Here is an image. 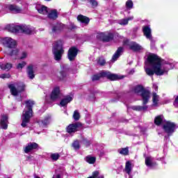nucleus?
<instances>
[{"instance_id": "obj_16", "label": "nucleus", "mask_w": 178, "mask_h": 178, "mask_svg": "<svg viewBox=\"0 0 178 178\" xmlns=\"http://www.w3.org/2000/svg\"><path fill=\"white\" fill-rule=\"evenodd\" d=\"M52 119L51 118V115H46L44 118V120H42L39 122V125L40 127L44 129L46 126H48L49 123H51Z\"/></svg>"}, {"instance_id": "obj_32", "label": "nucleus", "mask_w": 178, "mask_h": 178, "mask_svg": "<svg viewBox=\"0 0 178 178\" xmlns=\"http://www.w3.org/2000/svg\"><path fill=\"white\" fill-rule=\"evenodd\" d=\"M152 101L154 106H156L158 105V102H159V96L156 95V93H153Z\"/></svg>"}, {"instance_id": "obj_28", "label": "nucleus", "mask_w": 178, "mask_h": 178, "mask_svg": "<svg viewBox=\"0 0 178 178\" xmlns=\"http://www.w3.org/2000/svg\"><path fill=\"white\" fill-rule=\"evenodd\" d=\"M77 19L79 22H81V23H84L85 24H88V23H90V19L81 15L77 17Z\"/></svg>"}, {"instance_id": "obj_58", "label": "nucleus", "mask_w": 178, "mask_h": 178, "mask_svg": "<svg viewBox=\"0 0 178 178\" xmlns=\"http://www.w3.org/2000/svg\"><path fill=\"white\" fill-rule=\"evenodd\" d=\"M73 73H76V71L73 72Z\"/></svg>"}, {"instance_id": "obj_54", "label": "nucleus", "mask_w": 178, "mask_h": 178, "mask_svg": "<svg viewBox=\"0 0 178 178\" xmlns=\"http://www.w3.org/2000/svg\"><path fill=\"white\" fill-rule=\"evenodd\" d=\"M133 73H134V70H132L130 72V74H133Z\"/></svg>"}, {"instance_id": "obj_3", "label": "nucleus", "mask_w": 178, "mask_h": 178, "mask_svg": "<svg viewBox=\"0 0 178 178\" xmlns=\"http://www.w3.org/2000/svg\"><path fill=\"white\" fill-rule=\"evenodd\" d=\"M7 29L11 33H24V34H34V33H35V29H34V27L30 26V25H8Z\"/></svg>"}, {"instance_id": "obj_17", "label": "nucleus", "mask_w": 178, "mask_h": 178, "mask_svg": "<svg viewBox=\"0 0 178 178\" xmlns=\"http://www.w3.org/2000/svg\"><path fill=\"white\" fill-rule=\"evenodd\" d=\"M26 74L31 80H33L34 77H35V74H34V65H29L26 67Z\"/></svg>"}, {"instance_id": "obj_35", "label": "nucleus", "mask_w": 178, "mask_h": 178, "mask_svg": "<svg viewBox=\"0 0 178 178\" xmlns=\"http://www.w3.org/2000/svg\"><path fill=\"white\" fill-rule=\"evenodd\" d=\"M115 38H117V40H119V41H120L121 40H123L124 47H126L127 45V39L124 38L123 36L119 35V33H117L115 35Z\"/></svg>"}, {"instance_id": "obj_42", "label": "nucleus", "mask_w": 178, "mask_h": 178, "mask_svg": "<svg viewBox=\"0 0 178 178\" xmlns=\"http://www.w3.org/2000/svg\"><path fill=\"white\" fill-rule=\"evenodd\" d=\"M92 177H93V178H104V175H99V171H94L92 173Z\"/></svg>"}, {"instance_id": "obj_39", "label": "nucleus", "mask_w": 178, "mask_h": 178, "mask_svg": "<svg viewBox=\"0 0 178 178\" xmlns=\"http://www.w3.org/2000/svg\"><path fill=\"white\" fill-rule=\"evenodd\" d=\"M72 118H73L74 120H76V121L80 120V113H79V111L76 110L74 112Z\"/></svg>"}, {"instance_id": "obj_8", "label": "nucleus", "mask_w": 178, "mask_h": 178, "mask_svg": "<svg viewBox=\"0 0 178 178\" xmlns=\"http://www.w3.org/2000/svg\"><path fill=\"white\" fill-rule=\"evenodd\" d=\"M1 42L6 49H13L16 47V40L11 38H4Z\"/></svg>"}, {"instance_id": "obj_18", "label": "nucleus", "mask_w": 178, "mask_h": 178, "mask_svg": "<svg viewBox=\"0 0 178 178\" xmlns=\"http://www.w3.org/2000/svg\"><path fill=\"white\" fill-rule=\"evenodd\" d=\"M5 52L6 55H8L9 56H17L19 55V49L13 48V49H6Z\"/></svg>"}, {"instance_id": "obj_29", "label": "nucleus", "mask_w": 178, "mask_h": 178, "mask_svg": "<svg viewBox=\"0 0 178 178\" xmlns=\"http://www.w3.org/2000/svg\"><path fill=\"white\" fill-rule=\"evenodd\" d=\"M49 19H58V11L56 10H51L48 14Z\"/></svg>"}, {"instance_id": "obj_5", "label": "nucleus", "mask_w": 178, "mask_h": 178, "mask_svg": "<svg viewBox=\"0 0 178 178\" xmlns=\"http://www.w3.org/2000/svg\"><path fill=\"white\" fill-rule=\"evenodd\" d=\"M52 52L55 60H60V59H62V55H63V52H65V51L63 50V44L62 43V41L58 40L54 42Z\"/></svg>"}, {"instance_id": "obj_2", "label": "nucleus", "mask_w": 178, "mask_h": 178, "mask_svg": "<svg viewBox=\"0 0 178 178\" xmlns=\"http://www.w3.org/2000/svg\"><path fill=\"white\" fill-rule=\"evenodd\" d=\"M26 107L23 111L22 120V123L21 126L26 127L27 124L30 122V119L33 117V105H34V101L28 100L25 102Z\"/></svg>"}, {"instance_id": "obj_44", "label": "nucleus", "mask_w": 178, "mask_h": 178, "mask_svg": "<svg viewBox=\"0 0 178 178\" xmlns=\"http://www.w3.org/2000/svg\"><path fill=\"white\" fill-rule=\"evenodd\" d=\"M104 38H105V33H98L97 35V40H100V41H104L105 40Z\"/></svg>"}, {"instance_id": "obj_22", "label": "nucleus", "mask_w": 178, "mask_h": 178, "mask_svg": "<svg viewBox=\"0 0 178 178\" xmlns=\"http://www.w3.org/2000/svg\"><path fill=\"white\" fill-rule=\"evenodd\" d=\"M129 48L130 49H132V51H141V49H143V47H141V45L134 42L130 43Z\"/></svg>"}, {"instance_id": "obj_30", "label": "nucleus", "mask_w": 178, "mask_h": 178, "mask_svg": "<svg viewBox=\"0 0 178 178\" xmlns=\"http://www.w3.org/2000/svg\"><path fill=\"white\" fill-rule=\"evenodd\" d=\"M131 109H133V111H147V109H148V106H133L131 107Z\"/></svg>"}, {"instance_id": "obj_10", "label": "nucleus", "mask_w": 178, "mask_h": 178, "mask_svg": "<svg viewBox=\"0 0 178 178\" xmlns=\"http://www.w3.org/2000/svg\"><path fill=\"white\" fill-rule=\"evenodd\" d=\"M37 148H38V144L36 143H29L24 147V152L29 154V152H32L34 149H37Z\"/></svg>"}, {"instance_id": "obj_51", "label": "nucleus", "mask_w": 178, "mask_h": 178, "mask_svg": "<svg viewBox=\"0 0 178 178\" xmlns=\"http://www.w3.org/2000/svg\"><path fill=\"white\" fill-rule=\"evenodd\" d=\"M83 144H85V145H86V147H88V145H90V144H91V143L90 142V140H84Z\"/></svg>"}, {"instance_id": "obj_59", "label": "nucleus", "mask_w": 178, "mask_h": 178, "mask_svg": "<svg viewBox=\"0 0 178 178\" xmlns=\"http://www.w3.org/2000/svg\"><path fill=\"white\" fill-rule=\"evenodd\" d=\"M19 101H22V99H20V100Z\"/></svg>"}, {"instance_id": "obj_14", "label": "nucleus", "mask_w": 178, "mask_h": 178, "mask_svg": "<svg viewBox=\"0 0 178 178\" xmlns=\"http://www.w3.org/2000/svg\"><path fill=\"white\" fill-rule=\"evenodd\" d=\"M77 52H79V50L76 47L70 48L68 51V59L70 60H74L77 56Z\"/></svg>"}, {"instance_id": "obj_34", "label": "nucleus", "mask_w": 178, "mask_h": 178, "mask_svg": "<svg viewBox=\"0 0 178 178\" xmlns=\"http://www.w3.org/2000/svg\"><path fill=\"white\" fill-rule=\"evenodd\" d=\"M86 162H88V163L94 164L95 163V161H97V158L91 156H88L86 158Z\"/></svg>"}, {"instance_id": "obj_31", "label": "nucleus", "mask_w": 178, "mask_h": 178, "mask_svg": "<svg viewBox=\"0 0 178 178\" xmlns=\"http://www.w3.org/2000/svg\"><path fill=\"white\" fill-rule=\"evenodd\" d=\"M0 67L1 70H5L8 72L12 69V64L11 63H6V64H1L0 65Z\"/></svg>"}, {"instance_id": "obj_26", "label": "nucleus", "mask_w": 178, "mask_h": 178, "mask_svg": "<svg viewBox=\"0 0 178 178\" xmlns=\"http://www.w3.org/2000/svg\"><path fill=\"white\" fill-rule=\"evenodd\" d=\"M8 9L13 13H22V9L15 5H10Z\"/></svg>"}, {"instance_id": "obj_21", "label": "nucleus", "mask_w": 178, "mask_h": 178, "mask_svg": "<svg viewBox=\"0 0 178 178\" xmlns=\"http://www.w3.org/2000/svg\"><path fill=\"white\" fill-rule=\"evenodd\" d=\"M35 9L42 15H47L48 13V8L45 6L38 4L35 6Z\"/></svg>"}, {"instance_id": "obj_12", "label": "nucleus", "mask_w": 178, "mask_h": 178, "mask_svg": "<svg viewBox=\"0 0 178 178\" xmlns=\"http://www.w3.org/2000/svg\"><path fill=\"white\" fill-rule=\"evenodd\" d=\"M65 29H67L66 25L62 23H58L52 27L51 31L53 34H57L58 33H60V31H63Z\"/></svg>"}, {"instance_id": "obj_40", "label": "nucleus", "mask_w": 178, "mask_h": 178, "mask_svg": "<svg viewBox=\"0 0 178 178\" xmlns=\"http://www.w3.org/2000/svg\"><path fill=\"white\" fill-rule=\"evenodd\" d=\"M133 1L131 0H128L126 3H125V6L127 9H129L130 10V9H133Z\"/></svg>"}, {"instance_id": "obj_55", "label": "nucleus", "mask_w": 178, "mask_h": 178, "mask_svg": "<svg viewBox=\"0 0 178 178\" xmlns=\"http://www.w3.org/2000/svg\"><path fill=\"white\" fill-rule=\"evenodd\" d=\"M72 29H76V26L72 25Z\"/></svg>"}, {"instance_id": "obj_50", "label": "nucleus", "mask_w": 178, "mask_h": 178, "mask_svg": "<svg viewBox=\"0 0 178 178\" xmlns=\"http://www.w3.org/2000/svg\"><path fill=\"white\" fill-rule=\"evenodd\" d=\"M173 105L175 106V108H178V96H177V98H175Z\"/></svg>"}, {"instance_id": "obj_48", "label": "nucleus", "mask_w": 178, "mask_h": 178, "mask_svg": "<svg viewBox=\"0 0 178 178\" xmlns=\"http://www.w3.org/2000/svg\"><path fill=\"white\" fill-rule=\"evenodd\" d=\"M28 55H29V54L27 53V51H22L19 59H26V58H27Z\"/></svg>"}, {"instance_id": "obj_27", "label": "nucleus", "mask_w": 178, "mask_h": 178, "mask_svg": "<svg viewBox=\"0 0 178 178\" xmlns=\"http://www.w3.org/2000/svg\"><path fill=\"white\" fill-rule=\"evenodd\" d=\"M145 165L146 166H148V168H152V166H154V165H155L154 163V158H152V156H147L145 158Z\"/></svg>"}, {"instance_id": "obj_19", "label": "nucleus", "mask_w": 178, "mask_h": 178, "mask_svg": "<svg viewBox=\"0 0 178 178\" xmlns=\"http://www.w3.org/2000/svg\"><path fill=\"white\" fill-rule=\"evenodd\" d=\"M122 53H123V47H120L117 49L115 53L113 54L111 59V62H116V60H118V58L120 56V55H122Z\"/></svg>"}, {"instance_id": "obj_45", "label": "nucleus", "mask_w": 178, "mask_h": 178, "mask_svg": "<svg viewBox=\"0 0 178 178\" xmlns=\"http://www.w3.org/2000/svg\"><path fill=\"white\" fill-rule=\"evenodd\" d=\"M60 155L58 153H54L51 155V158L53 161H58L60 158Z\"/></svg>"}, {"instance_id": "obj_13", "label": "nucleus", "mask_w": 178, "mask_h": 178, "mask_svg": "<svg viewBox=\"0 0 178 178\" xmlns=\"http://www.w3.org/2000/svg\"><path fill=\"white\" fill-rule=\"evenodd\" d=\"M81 127V123L76 122L70 124L67 128V133H76Z\"/></svg>"}, {"instance_id": "obj_41", "label": "nucleus", "mask_w": 178, "mask_h": 178, "mask_svg": "<svg viewBox=\"0 0 178 178\" xmlns=\"http://www.w3.org/2000/svg\"><path fill=\"white\" fill-rule=\"evenodd\" d=\"M113 39V35L112 33H108V35H104V40L106 42H109Z\"/></svg>"}, {"instance_id": "obj_46", "label": "nucleus", "mask_w": 178, "mask_h": 178, "mask_svg": "<svg viewBox=\"0 0 178 178\" xmlns=\"http://www.w3.org/2000/svg\"><path fill=\"white\" fill-rule=\"evenodd\" d=\"M26 62L23 61L17 65V69L18 70H22V69H23V67H24V66H26Z\"/></svg>"}, {"instance_id": "obj_25", "label": "nucleus", "mask_w": 178, "mask_h": 178, "mask_svg": "<svg viewBox=\"0 0 178 178\" xmlns=\"http://www.w3.org/2000/svg\"><path fill=\"white\" fill-rule=\"evenodd\" d=\"M133 19H134V17L131 16L128 18L120 19L118 20V24H120V26H127L129 20H133Z\"/></svg>"}, {"instance_id": "obj_36", "label": "nucleus", "mask_w": 178, "mask_h": 178, "mask_svg": "<svg viewBox=\"0 0 178 178\" xmlns=\"http://www.w3.org/2000/svg\"><path fill=\"white\" fill-rule=\"evenodd\" d=\"M125 172L129 175L130 172H131V163L130 161H127L125 164Z\"/></svg>"}, {"instance_id": "obj_20", "label": "nucleus", "mask_w": 178, "mask_h": 178, "mask_svg": "<svg viewBox=\"0 0 178 178\" xmlns=\"http://www.w3.org/2000/svg\"><path fill=\"white\" fill-rule=\"evenodd\" d=\"M0 124L1 128H3L4 130H6V129H8V115H3L1 116Z\"/></svg>"}, {"instance_id": "obj_53", "label": "nucleus", "mask_w": 178, "mask_h": 178, "mask_svg": "<svg viewBox=\"0 0 178 178\" xmlns=\"http://www.w3.org/2000/svg\"><path fill=\"white\" fill-rule=\"evenodd\" d=\"M154 88H155L156 91L158 90V86H156V85H154Z\"/></svg>"}, {"instance_id": "obj_15", "label": "nucleus", "mask_w": 178, "mask_h": 178, "mask_svg": "<svg viewBox=\"0 0 178 178\" xmlns=\"http://www.w3.org/2000/svg\"><path fill=\"white\" fill-rule=\"evenodd\" d=\"M143 31L146 38H147V40H149V41H152V34L151 33V28L148 26H145L143 27Z\"/></svg>"}, {"instance_id": "obj_43", "label": "nucleus", "mask_w": 178, "mask_h": 178, "mask_svg": "<svg viewBox=\"0 0 178 178\" xmlns=\"http://www.w3.org/2000/svg\"><path fill=\"white\" fill-rule=\"evenodd\" d=\"M72 147L74 148V149H80V143H79L78 140H75L73 143H72Z\"/></svg>"}, {"instance_id": "obj_4", "label": "nucleus", "mask_w": 178, "mask_h": 178, "mask_svg": "<svg viewBox=\"0 0 178 178\" xmlns=\"http://www.w3.org/2000/svg\"><path fill=\"white\" fill-rule=\"evenodd\" d=\"M131 92L132 94H140L143 105H147L149 98H151V93L148 90H144V88L141 86H136L131 89Z\"/></svg>"}, {"instance_id": "obj_23", "label": "nucleus", "mask_w": 178, "mask_h": 178, "mask_svg": "<svg viewBox=\"0 0 178 178\" xmlns=\"http://www.w3.org/2000/svg\"><path fill=\"white\" fill-rule=\"evenodd\" d=\"M73 101V97L72 96H66L64 99H63L60 102V106H66L69 104V102H72Z\"/></svg>"}, {"instance_id": "obj_49", "label": "nucleus", "mask_w": 178, "mask_h": 178, "mask_svg": "<svg viewBox=\"0 0 178 178\" xmlns=\"http://www.w3.org/2000/svg\"><path fill=\"white\" fill-rule=\"evenodd\" d=\"M10 74H2L0 75V79H10Z\"/></svg>"}, {"instance_id": "obj_7", "label": "nucleus", "mask_w": 178, "mask_h": 178, "mask_svg": "<svg viewBox=\"0 0 178 178\" xmlns=\"http://www.w3.org/2000/svg\"><path fill=\"white\" fill-rule=\"evenodd\" d=\"M8 88H10L12 95L17 97L19 92L24 91V83L22 82L11 83L8 85Z\"/></svg>"}, {"instance_id": "obj_11", "label": "nucleus", "mask_w": 178, "mask_h": 178, "mask_svg": "<svg viewBox=\"0 0 178 178\" xmlns=\"http://www.w3.org/2000/svg\"><path fill=\"white\" fill-rule=\"evenodd\" d=\"M60 97H62V94H60V88L59 87L54 88L51 94V99L52 101H56V99H59Z\"/></svg>"}, {"instance_id": "obj_56", "label": "nucleus", "mask_w": 178, "mask_h": 178, "mask_svg": "<svg viewBox=\"0 0 178 178\" xmlns=\"http://www.w3.org/2000/svg\"><path fill=\"white\" fill-rule=\"evenodd\" d=\"M101 155H102V156H103V155H104V152H101Z\"/></svg>"}, {"instance_id": "obj_9", "label": "nucleus", "mask_w": 178, "mask_h": 178, "mask_svg": "<svg viewBox=\"0 0 178 178\" xmlns=\"http://www.w3.org/2000/svg\"><path fill=\"white\" fill-rule=\"evenodd\" d=\"M163 130L168 134V136H172L173 132L176 130V124L173 122L169 121L165 122L163 126Z\"/></svg>"}, {"instance_id": "obj_47", "label": "nucleus", "mask_w": 178, "mask_h": 178, "mask_svg": "<svg viewBox=\"0 0 178 178\" xmlns=\"http://www.w3.org/2000/svg\"><path fill=\"white\" fill-rule=\"evenodd\" d=\"M91 3L92 8H97L98 6V2L95 0H88Z\"/></svg>"}, {"instance_id": "obj_57", "label": "nucleus", "mask_w": 178, "mask_h": 178, "mask_svg": "<svg viewBox=\"0 0 178 178\" xmlns=\"http://www.w3.org/2000/svg\"><path fill=\"white\" fill-rule=\"evenodd\" d=\"M34 178H40V177H38V176L35 175Z\"/></svg>"}, {"instance_id": "obj_33", "label": "nucleus", "mask_w": 178, "mask_h": 178, "mask_svg": "<svg viewBox=\"0 0 178 178\" xmlns=\"http://www.w3.org/2000/svg\"><path fill=\"white\" fill-rule=\"evenodd\" d=\"M121 155H129V147L121 148L118 150Z\"/></svg>"}, {"instance_id": "obj_1", "label": "nucleus", "mask_w": 178, "mask_h": 178, "mask_svg": "<svg viewBox=\"0 0 178 178\" xmlns=\"http://www.w3.org/2000/svg\"><path fill=\"white\" fill-rule=\"evenodd\" d=\"M147 60L152 68L145 66V71L147 76H150L151 77H152L154 74L156 76H163V74H166L170 69L175 67V64L169 61H165L164 64H162L161 58L155 54L148 56Z\"/></svg>"}, {"instance_id": "obj_37", "label": "nucleus", "mask_w": 178, "mask_h": 178, "mask_svg": "<svg viewBox=\"0 0 178 178\" xmlns=\"http://www.w3.org/2000/svg\"><path fill=\"white\" fill-rule=\"evenodd\" d=\"M97 65H99V66H104L106 61L105 60V58L103 57H99L97 59Z\"/></svg>"}, {"instance_id": "obj_6", "label": "nucleus", "mask_w": 178, "mask_h": 178, "mask_svg": "<svg viewBox=\"0 0 178 178\" xmlns=\"http://www.w3.org/2000/svg\"><path fill=\"white\" fill-rule=\"evenodd\" d=\"M101 77H106V79H108V80L115 81V80H119L120 77L116 74H112L111 72L108 71H103L99 73L98 75H94L92 77V81H97V80H99L101 79Z\"/></svg>"}, {"instance_id": "obj_38", "label": "nucleus", "mask_w": 178, "mask_h": 178, "mask_svg": "<svg viewBox=\"0 0 178 178\" xmlns=\"http://www.w3.org/2000/svg\"><path fill=\"white\" fill-rule=\"evenodd\" d=\"M67 77V72L66 71H61L59 72L58 78L60 80H63V79Z\"/></svg>"}, {"instance_id": "obj_24", "label": "nucleus", "mask_w": 178, "mask_h": 178, "mask_svg": "<svg viewBox=\"0 0 178 178\" xmlns=\"http://www.w3.org/2000/svg\"><path fill=\"white\" fill-rule=\"evenodd\" d=\"M154 123L156 126H161V124H163L165 123V118L163 115H158L154 119Z\"/></svg>"}, {"instance_id": "obj_52", "label": "nucleus", "mask_w": 178, "mask_h": 178, "mask_svg": "<svg viewBox=\"0 0 178 178\" xmlns=\"http://www.w3.org/2000/svg\"><path fill=\"white\" fill-rule=\"evenodd\" d=\"M53 178H60V175L59 174H57L56 175H54Z\"/></svg>"}]
</instances>
